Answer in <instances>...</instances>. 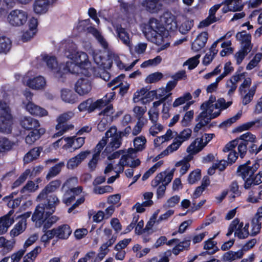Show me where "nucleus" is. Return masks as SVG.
Here are the masks:
<instances>
[{
  "instance_id": "nucleus-61",
  "label": "nucleus",
  "mask_w": 262,
  "mask_h": 262,
  "mask_svg": "<svg viewBox=\"0 0 262 262\" xmlns=\"http://www.w3.org/2000/svg\"><path fill=\"white\" fill-rule=\"evenodd\" d=\"M116 132H117V129L116 127L111 128L106 131L105 134V137H103L98 143H101L102 145L105 146L107 142L108 138L112 137Z\"/></svg>"
},
{
  "instance_id": "nucleus-11",
  "label": "nucleus",
  "mask_w": 262,
  "mask_h": 262,
  "mask_svg": "<svg viewBox=\"0 0 262 262\" xmlns=\"http://www.w3.org/2000/svg\"><path fill=\"white\" fill-rule=\"evenodd\" d=\"M43 60L46 63L47 66L55 74V76L59 79L63 77V74L61 73V66H58L57 59L54 56L45 55Z\"/></svg>"
},
{
  "instance_id": "nucleus-48",
  "label": "nucleus",
  "mask_w": 262,
  "mask_h": 262,
  "mask_svg": "<svg viewBox=\"0 0 262 262\" xmlns=\"http://www.w3.org/2000/svg\"><path fill=\"white\" fill-rule=\"evenodd\" d=\"M229 191L233 194L232 198L233 199L241 195L242 192L239 189V185L237 181H233L231 182L229 186Z\"/></svg>"
},
{
  "instance_id": "nucleus-49",
  "label": "nucleus",
  "mask_w": 262,
  "mask_h": 262,
  "mask_svg": "<svg viewBox=\"0 0 262 262\" xmlns=\"http://www.w3.org/2000/svg\"><path fill=\"white\" fill-rule=\"evenodd\" d=\"M38 188V185H35L32 181H28L26 184L20 190L21 193L25 192H33L35 191Z\"/></svg>"
},
{
  "instance_id": "nucleus-10",
  "label": "nucleus",
  "mask_w": 262,
  "mask_h": 262,
  "mask_svg": "<svg viewBox=\"0 0 262 262\" xmlns=\"http://www.w3.org/2000/svg\"><path fill=\"white\" fill-rule=\"evenodd\" d=\"M259 167V164L254 161L252 164L251 168L246 167L244 165H239L236 170V174L237 176L241 177L245 183L246 179L248 178H251L252 175L257 171Z\"/></svg>"
},
{
  "instance_id": "nucleus-43",
  "label": "nucleus",
  "mask_w": 262,
  "mask_h": 262,
  "mask_svg": "<svg viewBox=\"0 0 262 262\" xmlns=\"http://www.w3.org/2000/svg\"><path fill=\"white\" fill-rule=\"evenodd\" d=\"M12 145V142L8 138L0 137V152L10 150Z\"/></svg>"
},
{
  "instance_id": "nucleus-51",
  "label": "nucleus",
  "mask_w": 262,
  "mask_h": 262,
  "mask_svg": "<svg viewBox=\"0 0 262 262\" xmlns=\"http://www.w3.org/2000/svg\"><path fill=\"white\" fill-rule=\"evenodd\" d=\"M163 74L161 72H157L149 74L146 78V81L148 83H152L160 81L163 78Z\"/></svg>"
},
{
  "instance_id": "nucleus-21",
  "label": "nucleus",
  "mask_w": 262,
  "mask_h": 262,
  "mask_svg": "<svg viewBox=\"0 0 262 262\" xmlns=\"http://www.w3.org/2000/svg\"><path fill=\"white\" fill-rule=\"evenodd\" d=\"M117 36L121 41L125 45L129 46V35L126 29L122 27L121 24H117L114 26Z\"/></svg>"
},
{
  "instance_id": "nucleus-54",
  "label": "nucleus",
  "mask_w": 262,
  "mask_h": 262,
  "mask_svg": "<svg viewBox=\"0 0 262 262\" xmlns=\"http://www.w3.org/2000/svg\"><path fill=\"white\" fill-rule=\"evenodd\" d=\"M194 112L193 110L187 111L181 120L182 126L186 127L190 124V122L193 118Z\"/></svg>"
},
{
  "instance_id": "nucleus-9",
  "label": "nucleus",
  "mask_w": 262,
  "mask_h": 262,
  "mask_svg": "<svg viewBox=\"0 0 262 262\" xmlns=\"http://www.w3.org/2000/svg\"><path fill=\"white\" fill-rule=\"evenodd\" d=\"M92 88V81L88 78H80L75 84V92L80 96L88 94Z\"/></svg>"
},
{
  "instance_id": "nucleus-39",
  "label": "nucleus",
  "mask_w": 262,
  "mask_h": 262,
  "mask_svg": "<svg viewBox=\"0 0 262 262\" xmlns=\"http://www.w3.org/2000/svg\"><path fill=\"white\" fill-rule=\"evenodd\" d=\"M14 242L6 239L4 236L0 237V248H3V251L8 253L11 251L14 247Z\"/></svg>"
},
{
  "instance_id": "nucleus-25",
  "label": "nucleus",
  "mask_w": 262,
  "mask_h": 262,
  "mask_svg": "<svg viewBox=\"0 0 262 262\" xmlns=\"http://www.w3.org/2000/svg\"><path fill=\"white\" fill-rule=\"evenodd\" d=\"M74 116L72 112H68L60 114L56 119L57 124L55 126L56 129H59L61 127L65 126H74L72 124H67V122L70 120Z\"/></svg>"
},
{
  "instance_id": "nucleus-34",
  "label": "nucleus",
  "mask_w": 262,
  "mask_h": 262,
  "mask_svg": "<svg viewBox=\"0 0 262 262\" xmlns=\"http://www.w3.org/2000/svg\"><path fill=\"white\" fill-rule=\"evenodd\" d=\"M172 132L170 129H168L165 135L158 137L154 139V142L155 147L160 146L162 143L168 141L172 138Z\"/></svg>"
},
{
  "instance_id": "nucleus-24",
  "label": "nucleus",
  "mask_w": 262,
  "mask_h": 262,
  "mask_svg": "<svg viewBox=\"0 0 262 262\" xmlns=\"http://www.w3.org/2000/svg\"><path fill=\"white\" fill-rule=\"evenodd\" d=\"M262 214L259 213V210L255 214L251 221V235L255 236L260 232L261 228Z\"/></svg>"
},
{
  "instance_id": "nucleus-16",
  "label": "nucleus",
  "mask_w": 262,
  "mask_h": 262,
  "mask_svg": "<svg viewBox=\"0 0 262 262\" xmlns=\"http://www.w3.org/2000/svg\"><path fill=\"white\" fill-rule=\"evenodd\" d=\"M191 236L185 237L182 241L177 243V245L172 249V253L175 255H178L181 252L187 251L190 249Z\"/></svg>"
},
{
  "instance_id": "nucleus-6",
  "label": "nucleus",
  "mask_w": 262,
  "mask_h": 262,
  "mask_svg": "<svg viewBox=\"0 0 262 262\" xmlns=\"http://www.w3.org/2000/svg\"><path fill=\"white\" fill-rule=\"evenodd\" d=\"M215 137L214 134L205 133L201 138H196L187 147V152L195 155L201 151L203 148Z\"/></svg>"
},
{
  "instance_id": "nucleus-46",
  "label": "nucleus",
  "mask_w": 262,
  "mask_h": 262,
  "mask_svg": "<svg viewBox=\"0 0 262 262\" xmlns=\"http://www.w3.org/2000/svg\"><path fill=\"white\" fill-rule=\"evenodd\" d=\"M232 104V101L226 102L224 98H220L217 99L216 102L214 104V108L216 109L220 108L221 111H223L228 108Z\"/></svg>"
},
{
  "instance_id": "nucleus-14",
  "label": "nucleus",
  "mask_w": 262,
  "mask_h": 262,
  "mask_svg": "<svg viewBox=\"0 0 262 262\" xmlns=\"http://www.w3.org/2000/svg\"><path fill=\"white\" fill-rule=\"evenodd\" d=\"M246 201L252 204L262 201V185L253 187L249 191Z\"/></svg>"
},
{
  "instance_id": "nucleus-60",
  "label": "nucleus",
  "mask_w": 262,
  "mask_h": 262,
  "mask_svg": "<svg viewBox=\"0 0 262 262\" xmlns=\"http://www.w3.org/2000/svg\"><path fill=\"white\" fill-rule=\"evenodd\" d=\"M112 101V100L105 106L106 107L102 110L100 113V115H103L104 117L106 116V118H110V119L112 118V115L114 113V109L113 106L112 104H110V103Z\"/></svg>"
},
{
  "instance_id": "nucleus-1",
  "label": "nucleus",
  "mask_w": 262,
  "mask_h": 262,
  "mask_svg": "<svg viewBox=\"0 0 262 262\" xmlns=\"http://www.w3.org/2000/svg\"><path fill=\"white\" fill-rule=\"evenodd\" d=\"M61 184L60 180H55L47 185L37 197L38 201L43 200V203L38 204L35 208L39 206L44 209L43 211H49L55 212L56 207L60 204V201L57 195L53 193L58 189Z\"/></svg>"
},
{
  "instance_id": "nucleus-53",
  "label": "nucleus",
  "mask_w": 262,
  "mask_h": 262,
  "mask_svg": "<svg viewBox=\"0 0 262 262\" xmlns=\"http://www.w3.org/2000/svg\"><path fill=\"white\" fill-rule=\"evenodd\" d=\"M41 249L40 246H36L34 249H33L31 251L27 253L24 257V259H26L27 260L30 259V261H33L38 254L41 252Z\"/></svg>"
},
{
  "instance_id": "nucleus-5",
  "label": "nucleus",
  "mask_w": 262,
  "mask_h": 262,
  "mask_svg": "<svg viewBox=\"0 0 262 262\" xmlns=\"http://www.w3.org/2000/svg\"><path fill=\"white\" fill-rule=\"evenodd\" d=\"M114 95V93H107L102 99H98L95 102L93 98H88L79 104L78 109L80 112L88 113H92L96 109L100 110L113 99Z\"/></svg>"
},
{
  "instance_id": "nucleus-41",
  "label": "nucleus",
  "mask_w": 262,
  "mask_h": 262,
  "mask_svg": "<svg viewBox=\"0 0 262 262\" xmlns=\"http://www.w3.org/2000/svg\"><path fill=\"white\" fill-rule=\"evenodd\" d=\"M192 99V96L189 92L185 93L182 96H181L174 100L172 104L174 107H177L182 104H184L186 102L190 101Z\"/></svg>"
},
{
  "instance_id": "nucleus-57",
  "label": "nucleus",
  "mask_w": 262,
  "mask_h": 262,
  "mask_svg": "<svg viewBox=\"0 0 262 262\" xmlns=\"http://www.w3.org/2000/svg\"><path fill=\"white\" fill-rule=\"evenodd\" d=\"M260 123V119H256L254 121L248 122L242 124L236 127V130L239 132H242L244 130L249 129L251 127L253 126L256 123Z\"/></svg>"
},
{
  "instance_id": "nucleus-62",
  "label": "nucleus",
  "mask_w": 262,
  "mask_h": 262,
  "mask_svg": "<svg viewBox=\"0 0 262 262\" xmlns=\"http://www.w3.org/2000/svg\"><path fill=\"white\" fill-rule=\"evenodd\" d=\"M208 108L205 109V108L201 107V109L202 110V112L200 113L199 117L200 118H204L206 120H207V118L212 114L213 111V109L214 108V105H208Z\"/></svg>"
},
{
  "instance_id": "nucleus-2",
  "label": "nucleus",
  "mask_w": 262,
  "mask_h": 262,
  "mask_svg": "<svg viewBox=\"0 0 262 262\" xmlns=\"http://www.w3.org/2000/svg\"><path fill=\"white\" fill-rule=\"evenodd\" d=\"M43 209L39 206L35 208L32 214L31 220L35 223L36 227H42V232L46 233L50 240L54 237L57 238L56 228L51 230L48 229L58 220V217L56 215H53L54 212L49 211H43Z\"/></svg>"
},
{
  "instance_id": "nucleus-40",
  "label": "nucleus",
  "mask_w": 262,
  "mask_h": 262,
  "mask_svg": "<svg viewBox=\"0 0 262 262\" xmlns=\"http://www.w3.org/2000/svg\"><path fill=\"white\" fill-rule=\"evenodd\" d=\"M146 139L144 136H141L136 137L134 141V146L136 151H142L145 148Z\"/></svg>"
},
{
  "instance_id": "nucleus-64",
  "label": "nucleus",
  "mask_w": 262,
  "mask_h": 262,
  "mask_svg": "<svg viewBox=\"0 0 262 262\" xmlns=\"http://www.w3.org/2000/svg\"><path fill=\"white\" fill-rule=\"evenodd\" d=\"M217 20L218 19L216 17H211V16H208L206 18L200 23L198 27L201 28L208 27L211 24L217 21Z\"/></svg>"
},
{
  "instance_id": "nucleus-27",
  "label": "nucleus",
  "mask_w": 262,
  "mask_h": 262,
  "mask_svg": "<svg viewBox=\"0 0 262 262\" xmlns=\"http://www.w3.org/2000/svg\"><path fill=\"white\" fill-rule=\"evenodd\" d=\"M42 149V147L39 146L30 149L24 157V163H29L33 160H36L39 157Z\"/></svg>"
},
{
  "instance_id": "nucleus-28",
  "label": "nucleus",
  "mask_w": 262,
  "mask_h": 262,
  "mask_svg": "<svg viewBox=\"0 0 262 262\" xmlns=\"http://www.w3.org/2000/svg\"><path fill=\"white\" fill-rule=\"evenodd\" d=\"M18 193V191L17 192H13L11 193L10 194H9L8 196H5L3 200L5 202H7V206L9 208H11L12 209L18 207L19 205L20 204V203L21 202V198L19 197L16 198L15 199H13V197L14 195H16Z\"/></svg>"
},
{
  "instance_id": "nucleus-47",
  "label": "nucleus",
  "mask_w": 262,
  "mask_h": 262,
  "mask_svg": "<svg viewBox=\"0 0 262 262\" xmlns=\"http://www.w3.org/2000/svg\"><path fill=\"white\" fill-rule=\"evenodd\" d=\"M201 177V172L199 169L191 171L188 177V182L190 184H194L200 180Z\"/></svg>"
},
{
  "instance_id": "nucleus-56",
  "label": "nucleus",
  "mask_w": 262,
  "mask_h": 262,
  "mask_svg": "<svg viewBox=\"0 0 262 262\" xmlns=\"http://www.w3.org/2000/svg\"><path fill=\"white\" fill-rule=\"evenodd\" d=\"M190 164L187 161H184V160H180L175 164L176 167L181 166L180 172L181 176L185 174L190 167Z\"/></svg>"
},
{
  "instance_id": "nucleus-35",
  "label": "nucleus",
  "mask_w": 262,
  "mask_h": 262,
  "mask_svg": "<svg viewBox=\"0 0 262 262\" xmlns=\"http://www.w3.org/2000/svg\"><path fill=\"white\" fill-rule=\"evenodd\" d=\"M62 99L66 102L73 104L76 102L77 97L71 91H62L61 95Z\"/></svg>"
},
{
  "instance_id": "nucleus-52",
  "label": "nucleus",
  "mask_w": 262,
  "mask_h": 262,
  "mask_svg": "<svg viewBox=\"0 0 262 262\" xmlns=\"http://www.w3.org/2000/svg\"><path fill=\"white\" fill-rule=\"evenodd\" d=\"M28 170H27L21 173L18 179L13 182L11 186L12 189L19 187L26 180L29 173V171L27 172Z\"/></svg>"
},
{
  "instance_id": "nucleus-15",
  "label": "nucleus",
  "mask_w": 262,
  "mask_h": 262,
  "mask_svg": "<svg viewBox=\"0 0 262 262\" xmlns=\"http://www.w3.org/2000/svg\"><path fill=\"white\" fill-rule=\"evenodd\" d=\"M208 39V33L206 31L200 33L192 42L191 49L195 52H198L203 48Z\"/></svg>"
},
{
  "instance_id": "nucleus-36",
  "label": "nucleus",
  "mask_w": 262,
  "mask_h": 262,
  "mask_svg": "<svg viewBox=\"0 0 262 262\" xmlns=\"http://www.w3.org/2000/svg\"><path fill=\"white\" fill-rule=\"evenodd\" d=\"M236 38L242 44L251 43V35L249 33H247L246 31L237 32L236 34Z\"/></svg>"
},
{
  "instance_id": "nucleus-45",
  "label": "nucleus",
  "mask_w": 262,
  "mask_h": 262,
  "mask_svg": "<svg viewBox=\"0 0 262 262\" xmlns=\"http://www.w3.org/2000/svg\"><path fill=\"white\" fill-rule=\"evenodd\" d=\"M256 85L252 86L249 90L248 93L244 96L242 101V103L244 105L249 104L252 100L256 92Z\"/></svg>"
},
{
  "instance_id": "nucleus-19",
  "label": "nucleus",
  "mask_w": 262,
  "mask_h": 262,
  "mask_svg": "<svg viewBox=\"0 0 262 262\" xmlns=\"http://www.w3.org/2000/svg\"><path fill=\"white\" fill-rule=\"evenodd\" d=\"M21 126L26 130H31L40 127L38 120L30 117H25L20 120Z\"/></svg>"
},
{
  "instance_id": "nucleus-8",
  "label": "nucleus",
  "mask_w": 262,
  "mask_h": 262,
  "mask_svg": "<svg viewBox=\"0 0 262 262\" xmlns=\"http://www.w3.org/2000/svg\"><path fill=\"white\" fill-rule=\"evenodd\" d=\"M13 118L9 111L5 108L0 115V132L11 133L12 129Z\"/></svg>"
},
{
  "instance_id": "nucleus-20",
  "label": "nucleus",
  "mask_w": 262,
  "mask_h": 262,
  "mask_svg": "<svg viewBox=\"0 0 262 262\" xmlns=\"http://www.w3.org/2000/svg\"><path fill=\"white\" fill-rule=\"evenodd\" d=\"M142 5L147 11L151 13H158L162 7L160 0H144Z\"/></svg>"
},
{
  "instance_id": "nucleus-23",
  "label": "nucleus",
  "mask_w": 262,
  "mask_h": 262,
  "mask_svg": "<svg viewBox=\"0 0 262 262\" xmlns=\"http://www.w3.org/2000/svg\"><path fill=\"white\" fill-rule=\"evenodd\" d=\"M46 83L45 79L41 76H38L33 78L29 79L27 82V84L29 88L35 90L43 89Z\"/></svg>"
},
{
  "instance_id": "nucleus-59",
  "label": "nucleus",
  "mask_w": 262,
  "mask_h": 262,
  "mask_svg": "<svg viewBox=\"0 0 262 262\" xmlns=\"http://www.w3.org/2000/svg\"><path fill=\"white\" fill-rule=\"evenodd\" d=\"M158 94L156 90L148 91L143 99V104H147L152 101L155 98L158 99Z\"/></svg>"
},
{
  "instance_id": "nucleus-30",
  "label": "nucleus",
  "mask_w": 262,
  "mask_h": 262,
  "mask_svg": "<svg viewBox=\"0 0 262 262\" xmlns=\"http://www.w3.org/2000/svg\"><path fill=\"white\" fill-rule=\"evenodd\" d=\"M217 235V234H215L212 238L208 239L204 242V249L208 250L212 249V250L211 251H206L204 252L203 253L213 254L219 250L216 246L217 242L213 241V239L216 237Z\"/></svg>"
},
{
  "instance_id": "nucleus-17",
  "label": "nucleus",
  "mask_w": 262,
  "mask_h": 262,
  "mask_svg": "<svg viewBox=\"0 0 262 262\" xmlns=\"http://www.w3.org/2000/svg\"><path fill=\"white\" fill-rule=\"evenodd\" d=\"M49 0H35L33 3V11L37 14L46 13L49 8Z\"/></svg>"
},
{
  "instance_id": "nucleus-13",
  "label": "nucleus",
  "mask_w": 262,
  "mask_h": 262,
  "mask_svg": "<svg viewBox=\"0 0 262 262\" xmlns=\"http://www.w3.org/2000/svg\"><path fill=\"white\" fill-rule=\"evenodd\" d=\"M28 134L25 138V142L28 145L33 144L37 140L39 139L46 132V129L39 127L30 130Z\"/></svg>"
},
{
  "instance_id": "nucleus-12",
  "label": "nucleus",
  "mask_w": 262,
  "mask_h": 262,
  "mask_svg": "<svg viewBox=\"0 0 262 262\" xmlns=\"http://www.w3.org/2000/svg\"><path fill=\"white\" fill-rule=\"evenodd\" d=\"M174 171L175 168H173L168 172L165 171L159 173L152 181V185L154 187H156L161 183L163 184L165 182L166 185H168L173 178Z\"/></svg>"
},
{
  "instance_id": "nucleus-63",
  "label": "nucleus",
  "mask_w": 262,
  "mask_h": 262,
  "mask_svg": "<svg viewBox=\"0 0 262 262\" xmlns=\"http://www.w3.org/2000/svg\"><path fill=\"white\" fill-rule=\"evenodd\" d=\"M193 21H185L179 27V31L182 34H186L193 26Z\"/></svg>"
},
{
  "instance_id": "nucleus-58",
  "label": "nucleus",
  "mask_w": 262,
  "mask_h": 262,
  "mask_svg": "<svg viewBox=\"0 0 262 262\" xmlns=\"http://www.w3.org/2000/svg\"><path fill=\"white\" fill-rule=\"evenodd\" d=\"M200 57V55L198 54L195 56L189 58L185 63V64L188 65V68L190 70L194 69L197 67L199 63V59Z\"/></svg>"
},
{
  "instance_id": "nucleus-31",
  "label": "nucleus",
  "mask_w": 262,
  "mask_h": 262,
  "mask_svg": "<svg viewBox=\"0 0 262 262\" xmlns=\"http://www.w3.org/2000/svg\"><path fill=\"white\" fill-rule=\"evenodd\" d=\"M111 137V140L106 146L105 150L107 149L110 150L111 148L113 151L118 148L121 144L122 139L121 135H118L116 132Z\"/></svg>"
},
{
  "instance_id": "nucleus-37",
  "label": "nucleus",
  "mask_w": 262,
  "mask_h": 262,
  "mask_svg": "<svg viewBox=\"0 0 262 262\" xmlns=\"http://www.w3.org/2000/svg\"><path fill=\"white\" fill-rule=\"evenodd\" d=\"M182 144L177 138H174L172 143L168 145L167 148L162 151L164 156H167L179 149Z\"/></svg>"
},
{
  "instance_id": "nucleus-18",
  "label": "nucleus",
  "mask_w": 262,
  "mask_h": 262,
  "mask_svg": "<svg viewBox=\"0 0 262 262\" xmlns=\"http://www.w3.org/2000/svg\"><path fill=\"white\" fill-rule=\"evenodd\" d=\"M26 109L32 115L43 117L48 115V111L45 108L35 104L32 102H29L26 106Z\"/></svg>"
},
{
  "instance_id": "nucleus-29",
  "label": "nucleus",
  "mask_w": 262,
  "mask_h": 262,
  "mask_svg": "<svg viewBox=\"0 0 262 262\" xmlns=\"http://www.w3.org/2000/svg\"><path fill=\"white\" fill-rule=\"evenodd\" d=\"M244 224L243 222H239V224L237 226L236 230L235 231L234 236H237L239 239H245L248 237L249 235V223L245 224L243 227Z\"/></svg>"
},
{
  "instance_id": "nucleus-22",
  "label": "nucleus",
  "mask_w": 262,
  "mask_h": 262,
  "mask_svg": "<svg viewBox=\"0 0 262 262\" xmlns=\"http://www.w3.org/2000/svg\"><path fill=\"white\" fill-rule=\"evenodd\" d=\"M57 238L58 239H67L72 232L70 226L68 224H62L56 228Z\"/></svg>"
},
{
  "instance_id": "nucleus-38",
  "label": "nucleus",
  "mask_w": 262,
  "mask_h": 262,
  "mask_svg": "<svg viewBox=\"0 0 262 262\" xmlns=\"http://www.w3.org/2000/svg\"><path fill=\"white\" fill-rule=\"evenodd\" d=\"M192 135V130L189 128H186L180 132L175 137L182 144L185 141L188 140Z\"/></svg>"
},
{
  "instance_id": "nucleus-32",
  "label": "nucleus",
  "mask_w": 262,
  "mask_h": 262,
  "mask_svg": "<svg viewBox=\"0 0 262 262\" xmlns=\"http://www.w3.org/2000/svg\"><path fill=\"white\" fill-rule=\"evenodd\" d=\"M11 46L12 42L9 38L5 36L0 37V53H7Z\"/></svg>"
},
{
  "instance_id": "nucleus-55",
  "label": "nucleus",
  "mask_w": 262,
  "mask_h": 262,
  "mask_svg": "<svg viewBox=\"0 0 262 262\" xmlns=\"http://www.w3.org/2000/svg\"><path fill=\"white\" fill-rule=\"evenodd\" d=\"M177 85V82H176V81H169L166 84V88L165 89L163 88L161 90V93L159 94V97H162V96L165 95V94L166 93H168L171 91Z\"/></svg>"
},
{
  "instance_id": "nucleus-33",
  "label": "nucleus",
  "mask_w": 262,
  "mask_h": 262,
  "mask_svg": "<svg viewBox=\"0 0 262 262\" xmlns=\"http://www.w3.org/2000/svg\"><path fill=\"white\" fill-rule=\"evenodd\" d=\"M64 166V163L60 162L51 167L46 176V179L49 181L53 177L58 175L61 171V168Z\"/></svg>"
},
{
  "instance_id": "nucleus-42",
  "label": "nucleus",
  "mask_w": 262,
  "mask_h": 262,
  "mask_svg": "<svg viewBox=\"0 0 262 262\" xmlns=\"http://www.w3.org/2000/svg\"><path fill=\"white\" fill-rule=\"evenodd\" d=\"M149 90L147 86L142 88L140 90L137 91L134 95L133 100L135 102L141 101L143 103V99H144L145 95Z\"/></svg>"
},
{
  "instance_id": "nucleus-3",
  "label": "nucleus",
  "mask_w": 262,
  "mask_h": 262,
  "mask_svg": "<svg viewBox=\"0 0 262 262\" xmlns=\"http://www.w3.org/2000/svg\"><path fill=\"white\" fill-rule=\"evenodd\" d=\"M161 21L164 24V27L161 26L158 20L155 18H150L149 27L156 33L159 34L162 37L166 36L164 34L165 30L167 32H174L177 30L178 25L176 16L170 12L165 11L160 17Z\"/></svg>"
},
{
  "instance_id": "nucleus-7",
  "label": "nucleus",
  "mask_w": 262,
  "mask_h": 262,
  "mask_svg": "<svg viewBox=\"0 0 262 262\" xmlns=\"http://www.w3.org/2000/svg\"><path fill=\"white\" fill-rule=\"evenodd\" d=\"M27 18V13L18 9L12 10L8 16L9 23L13 26H20L24 25Z\"/></svg>"
},
{
  "instance_id": "nucleus-26",
  "label": "nucleus",
  "mask_w": 262,
  "mask_h": 262,
  "mask_svg": "<svg viewBox=\"0 0 262 262\" xmlns=\"http://www.w3.org/2000/svg\"><path fill=\"white\" fill-rule=\"evenodd\" d=\"M262 183V170L257 174L252 175L251 178L246 179L244 184V187L245 189H249L254 185H258Z\"/></svg>"
},
{
  "instance_id": "nucleus-50",
  "label": "nucleus",
  "mask_w": 262,
  "mask_h": 262,
  "mask_svg": "<svg viewBox=\"0 0 262 262\" xmlns=\"http://www.w3.org/2000/svg\"><path fill=\"white\" fill-rule=\"evenodd\" d=\"M162 61V58L160 56H157L153 59H148L144 61L141 65L142 68H146L150 66H156Z\"/></svg>"
},
{
  "instance_id": "nucleus-44",
  "label": "nucleus",
  "mask_w": 262,
  "mask_h": 262,
  "mask_svg": "<svg viewBox=\"0 0 262 262\" xmlns=\"http://www.w3.org/2000/svg\"><path fill=\"white\" fill-rule=\"evenodd\" d=\"M239 139L242 140L241 142L248 145L251 143H255L256 142V137L250 132H247L242 135Z\"/></svg>"
},
{
  "instance_id": "nucleus-4",
  "label": "nucleus",
  "mask_w": 262,
  "mask_h": 262,
  "mask_svg": "<svg viewBox=\"0 0 262 262\" xmlns=\"http://www.w3.org/2000/svg\"><path fill=\"white\" fill-rule=\"evenodd\" d=\"M67 57L73 60V61H67L65 65L63 66L62 71H61V73L63 74V77L67 73H71L73 74L78 75L79 73H83V70H85L86 66L89 64L88 56L85 53H81L79 55V58L82 57V61L81 59L77 58L76 55H66Z\"/></svg>"
}]
</instances>
